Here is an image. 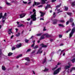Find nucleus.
<instances>
[{
	"label": "nucleus",
	"instance_id": "obj_1",
	"mask_svg": "<svg viewBox=\"0 0 75 75\" xmlns=\"http://www.w3.org/2000/svg\"><path fill=\"white\" fill-rule=\"evenodd\" d=\"M44 36H45L46 38H50V37H52L53 36L52 35H49L48 33H45L42 35L41 36L40 38V40H43L45 38V37H44Z\"/></svg>",
	"mask_w": 75,
	"mask_h": 75
},
{
	"label": "nucleus",
	"instance_id": "obj_2",
	"mask_svg": "<svg viewBox=\"0 0 75 75\" xmlns=\"http://www.w3.org/2000/svg\"><path fill=\"white\" fill-rule=\"evenodd\" d=\"M36 12H34L33 15H32L31 16V18L32 19H33V21H36L37 18H36Z\"/></svg>",
	"mask_w": 75,
	"mask_h": 75
},
{
	"label": "nucleus",
	"instance_id": "obj_3",
	"mask_svg": "<svg viewBox=\"0 0 75 75\" xmlns=\"http://www.w3.org/2000/svg\"><path fill=\"white\" fill-rule=\"evenodd\" d=\"M61 67L58 68L56 70L54 71L53 75H57V74L59 73L60 71H61Z\"/></svg>",
	"mask_w": 75,
	"mask_h": 75
},
{
	"label": "nucleus",
	"instance_id": "obj_4",
	"mask_svg": "<svg viewBox=\"0 0 75 75\" xmlns=\"http://www.w3.org/2000/svg\"><path fill=\"white\" fill-rule=\"evenodd\" d=\"M42 50V47H40L38 50V51L37 52L36 54H38V53L40 54H41V53H42V51H41V50Z\"/></svg>",
	"mask_w": 75,
	"mask_h": 75
},
{
	"label": "nucleus",
	"instance_id": "obj_5",
	"mask_svg": "<svg viewBox=\"0 0 75 75\" xmlns=\"http://www.w3.org/2000/svg\"><path fill=\"white\" fill-rule=\"evenodd\" d=\"M52 21L53 22V24H56L57 23V22H58V21H59V20L55 19L53 20Z\"/></svg>",
	"mask_w": 75,
	"mask_h": 75
},
{
	"label": "nucleus",
	"instance_id": "obj_6",
	"mask_svg": "<svg viewBox=\"0 0 75 75\" xmlns=\"http://www.w3.org/2000/svg\"><path fill=\"white\" fill-rule=\"evenodd\" d=\"M34 4L33 5V6L34 7L35 6H38L39 4H40V2H36L35 1L34 2Z\"/></svg>",
	"mask_w": 75,
	"mask_h": 75
},
{
	"label": "nucleus",
	"instance_id": "obj_7",
	"mask_svg": "<svg viewBox=\"0 0 75 75\" xmlns=\"http://www.w3.org/2000/svg\"><path fill=\"white\" fill-rule=\"evenodd\" d=\"M22 46V44H21V43H20L19 44H18L16 46V47L17 48H20Z\"/></svg>",
	"mask_w": 75,
	"mask_h": 75
},
{
	"label": "nucleus",
	"instance_id": "obj_8",
	"mask_svg": "<svg viewBox=\"0 0 75 75\" xmlns=\"http://www.w3.org/2000/svg\"><path fill=\"white\" fill-rule=\"evenodd\" d=\"M68 64H69V66H65V67L64 68L66 70H67V69H68V68H70V67H71V65H70V63H68Z\"/></svg>",
	"mask_w": 75,
	"mask_h": 75
},
{
	"label": "nucleus",
	"instance_id": "obj_9",
	"mask_svg": "<svg viewBox=\"0 0 75 75\" xmlns=\"http://www.w3.org/2000/svg\"><path fill=\"white\" fill-rule=\"evenodd\" d=\"M20 16V18H23V17H25V14L23 13L21 14Z\"/></svg>",
	"mask_w": 75,
	"mask_h": 75
},
{
	"label": "nucleus",
	"instance_id": "obj_10",
	"mask_svg": "<svg viewBox=\"0 0 75 75\" xmlns=\"http://www.w3.org/2000/svg\"><path fill=\"white\" fill-rule=\"evenodd\" d=\"M40 13H41V14L40 15V17H43L45 14V13H44V12H42L41 11H40Z\"/></svg>",
	"mask_w": 75,
	"mask_h": 75
},
{
	"label": "nucleus",
	"instance_id": "obj_11",
	"mask_svg": "<svg viewBox=\"0 0 75 75\" xmlns=\"http://www.w3.org/2000/svg\"><path fill=\"white\" fill-rule=\"evenodd\" d=\"M46 3L45 0H41V4H44Z\"/></svg>",
	"mask_w": 75,
	"mask_h": 75
},
{
	"label": "nucleus",
	"instance_id": "obj_12",
	"mask_svg": "<svg viewBox=\"0 0 75 75\" xmlns=\"http://www.w3.org/2000/svg\"><path fill=\"white\" fill-rule=\"evenodd\" d=\"M41 45H42V48H46L47 46V45H44V44H41Z\"/></svg>",
	"mask_w": 75,
	"mask_h": 75
},
{
	"label": "nucleus",
	"instance_id": "obj_13",
	"mask_svg": "<svg viewBox=\"0 0 75 75\" xmlns=\"http://www.w3.org/2000/svg\"><path fill=\"white\" fill-rule=\"evenodd\" d=\"M50 6H51V5L50 4H47V6H46V7L45 8V10H47V8H48V7L50 8Z\"/></svg>",
	"mask_w": 75,
	"mask_h": 75
},
{
	"label": "nucleus",
	"instance_id": "obj_14",
	"mask_svg": "<svg viewBox=\"0 0 75 75\" xmlns=\"http://www.w3.org/2000/svg\"><path fill=\"white\" fill-rule=\"evenodd\" d=\"M25 60L27 61H30V60L29 59V57H25Z\"/></svg>",
	"mask_w": 75,
	"mask_h": 75
},
{
	"label": "nucleus",
	"instance_id": "obj_15",
	"mask_svg": "<svg viewBox=\"0 0 75 75\" xmlns=\"http://www.w3.org/2000/svg\"><path fill=\"white\" fill-rule=\"evenodd\" d=\"M13 54V53L10 52L8 53V56L9 57H10V56H11V55H12Z\"/></svg>",
	"mask_w": 75,
	"mask_h": 75
},
{
	"label": "nucleus",
	"instance_id": "obj_16",
	"mask_svg": "<svg viewBox=\"0 0 75 75\" xmlns=\"http://www.w3.org/2000/svg\"><path fill=\"white\" fill-rule=\"evenodd\" d=\"M73 21H74V20L72 18H70L69 22H70V23H72L73 22Z\"/></svg>",
	"mask_w": 75,
	"mask_h": 75
},
{
	"label": "nucleus",
	"instance_id": "obj_17",
	"mask_svg": "<svg viewBox=\"0 0 75 75\" xmlns=\"http://www.w3.org/2000/svg\"><path fill=\"white\" fill-rule=\"evenodd\" d=\"M2 69L3 71H5L6 69V67L3 66H2Z\"/></svg>",
	"mask_w": 75,
	"mask_h": 75
},
{
	"label": "nucleus",
	"instance_id": "obj_18",
	"mask_svg": "<svg viewBox=\"0 0 75 75\" xmlns=\"http://www.w3.org/2000/svg\"><path fill=\"white\" fill-rule=\"evenodd\" d=\"M58 25L59 27H65V26L62 24H59Z\"/></svg>",
	"mask_w": 75,
	"mask_h": 75
},
{
	"label": "nucleus",
	"instance_id": "obj_19",
	"mask_svg": "<svg viewBox=\"0 0 75 75\" xmlns=\"http://www.w3.org/2000/svg\"><path fill=\"white\" fill-rule=\"evenodd\" d=\"M75 1L74 2H73L71 4V6L72 7H74V6L75 5Z\"/></svg>",
	"mask_w": 75,
	"mask_h": 75
},
{
	"label": "nucleus",
	"instance_id": "obj_20",
	"mask_svg": "<svg viewBox=\"0 0 75 75\" xmlns=\"http://www.w3.org/2000/svg\"><path fill=\"white\" fill-rule=\"evenodd\" d=\"M67 14L68 15H69V16H71V15L72 14V13H71L69 12L67 13Z\"/></svg>",
	"mask_w": 75,
	"mask_h": 75
},
{
	"label": "nucleus",
	"instance_id": "obj_21",
	"mask_svg": "<svg viewBox=\"0 0 75 75\" xmlns=\"http://www.w3.org/2000/svg\"><path fill=\"white\" fill-rule=\"evenodd\" d=\"M73 33H72L71 32L69 34V38H71V37H72V35H73Z\"/></svg>",
	"mask_w": 75,
	"mask_h": 75
},
{
	"label": "nucleus",
	"instance_id": "obj_22",
	"mask_svg": "<svg viewBox=\"0 0 75 75\" xmlns=\"http://www.w3.org/2000/svg\"><path fill=\"white\" fill-rule=\"evenodd\" d=\"M24 27V25L23 24H21L18 26V27Z\"/></svg>",
	"mask_w": 75,
	"mask_h": 75
},
{
	"label": "nucleus",
	"instance_id": "obj_23",
	"mask_svg": "<svg viewBox=\"0 0 75 75\" xmlns=\"http://www.w3.org/2000/svg\"><path fill=\"white\" fill-rule=\"evenodd\" d=\"M2 20H6V16H4V15L2 16Z\"/></svg>",
	"mask_w": 75,
	"mask_h": 75
},
{
	"label": "nucleus",
	"instance_id": "obj_24",
	"mask_svg": "<svg viewBox=\"0 0 75 75\" xmlns=\"http://www.w3.org/2000/svg\"><path fill=\"white\" fill-rule=\"evenodd\" d=\"M73 70H75V67H72L70 70V72H71Z\"/></svg>",
	"mask_w": 75,
	"mask_h": 75
},
{
	"label": "nucleus",
	"instance_id": "obj_25",
	"mask_svg": "<svg viewBox=\"0 0 75 75\" xmlns=\"http://www.w3.org/2000/svg\"><path fill=\"white\" fill-rule=\"evenodd\" d=\"M46 61H47V60L46 59V58L45 57L43 61L42 62V64H44V63H45V62H46Z\"/></svg>",
	"mask_w": 75,
	"mask_h": 75
},
{
	"label": "nucleus",
	"instance_id": "obj_26",
	"mask_svg": "<svg viewBox=\"0 0 75 75\" xmlns=\"http://www.w3.org/2000/svg\"><path fill=\"white\" fill-rule=\"evenodd\" d=\"M64 8L65 9V11H68V7L65 6L64 7Z\"/></svg>",
	"mask_w": 75,
	"mask_h": 75
},
{
	"label": "nucleus",
	"instance_id": "obj_27",
	"mask_svg": "<svg viewBox=\"0 0 75 75\" xmlns=\"http://www.w3.org/2000/svg\"><path fill=\"white\" fill-rule=\"evenodd\" d=\"M71 61H72L73 63H74L75 61V58H74L73 59L71 60Z\"/></svg>",
	"mask_w": 75,
	"mask_h": 75
},
{
	"label": "nucleus",
	"instance_id": "obj_28",
	"mask_svg": "<svg viewBox=\"0 0 75 75\" xmlns=\"http://www.w3.org/2000/svg\"><path fill=\"white\" fill-rule=\"evenodd\" d=\"M3 17V13H0V19H1Z\"/></svg>",
	"mask_w": 75,
	"mask_h": 75
},
{
	"label": "nucleus",
	"instance_id": "obj_29",
	"mask_svg": "<svg viewBox=\"0 0 75 75\" xmlns=\"http://www.w3.org/2000/svg\"><path fill=\"white\" fill-rule=\"evenodd\" d=\"M25 41L26 42V43H28V42L29 41V40L27 39H25Z\"/></svg>",
	"mask_w": 75,
	"mask_h": 75
},
{
	"label": "nucleus",
	"instance_id": "obj_30",
	"mask_svg": "<svg viewBox=\"0 0 75 75\" xmlns=\"http://www.w3.org/2000/svg\"><path fill=\"white\" fill-rule=\"evenodd\" d=\"M18 34L16 35V37H19V36H20V33H18Z\"/></svg>",
	"mask_w": 75,
	"mask_h": 75
},
{
	"label": "nucleus",
	"instance_id": "obj_31",
	"mask_svg": "<svg viewBox=\"0 0 75 75\" xmlns=\"http://www.w3.org/2000/svg\"><path fill=\"white\" fill-rule=\"evenodd\" d=\"M59 21L61 22V23H65V21H64V20H61L60 21L59 20Z\"/></svg>",
	"mask_w": 75,
	"mask_h": 75
},
{
	"label": "nucleus",
	"instance_id": "obj_32",
	"mask_svg": "<svg viewBox=\"0 0 75 75\" xmlns=\"http://www.w3.org/2000/svg\"><path fill=\"white\" fill-rule=\"evenodd\" d=\"M41 35H42V33L37 34L36 35L37 36H41Z\"/></svg>",
	"mask_w": 75,
	"mask_h": 75
},
{
	"label": "nucleus",
	"instance_id": "obj_33",
	"mask_svg": "<svg viewBox=\"0 0 75 75\" xmlns=\"http://www.w3.org/2000/svg\"><path fill=\"white\" fill-rule=\"evenodd\" d=\"M16 49V47L14 46H13L12 47V51H13V50H14Z\"/></svg>",
	"mask_w": 75,
	"mask_h": 75
},
{
	"label": "nucleus",
	"instance_id": "obj_34",
	"mask_svg": "<svg viewBox=\"0 0 75 75\" xmlns=\"http://www.w3.org/2000/svg\"><path fill=\"white\" fill-rule=\"evenodd\" d=\"M61 6V4H60L59 5H58L56 6V8H58V7H59Z\"/></svg>",
	"mask_w": 75,
	"mask_h": 75
},
{
	"label": "nucleus",
	"instance_id": "obj_35",
	"mask_svg": "<svg viewBox=\"0 0 75 75\" xmlns=\"http://www.w3.org/2000/svg\"><path fill=\"white\" fill-rule=\"evenodd\" d=\"M6 4L8 5V6H11V4H10V3L6 2Z\"/></svg>",
	"mask_w": 75,
	"mask_h": 75
},
{
	"label": "nucleus",
	"instance_id": "obj_36",
	"mask_svg": "<svg viewBox=\"0 0 75 75\" xmlns=\"http://www.w3.org/2000/svg\"><path fill=\"white\" fill-rule=\"evenodd\" d=\"M71 29H69V30H67L66 32V33H68V32H69V31H71Z\"/></svg>",
	"mask_w": 75,
	"mask_h": 75
},
{
	"label": "nucleus",
	"instance_id": "obj_37",
	"mask_svg": "<svg viewBox=\"0 0 75 75\" xmlns=\"http://www.w3.org/2000/svg\"><path fill=\"white\" fill-rule=\"evenodd\" d=\"M38 48V45H36L34 47V49H36V48Z\"/></svg>",
	"mask_w": 75,
	"mask_h": 75
},
{
	"label": "nucleus",
	"instance_id": "obj_38",
	"mask_svg": "<svg viewBox=\"0 0 75 75\" xmlns=\"http://www.w3.org/2000/svg\"><path fill=\"white\" fill-rule=\"evenodd\" d=\"M48 71V69L45 68V69L44 70V71Z\"/></svg>",
	"mask_w": 75,
	"mask_h": 75
},
{
	"label": "nucleus",
	"instance_id": "obj_39",
	"mask_svg": "<svg viewBox=\"0 0 75 75\" xmlns=\"http://www.w3.org/2000/svg\"><path fill=\"white\" fill-rule=\"evenodd\" d=\"M30 51H31V49H29L27 50V51H26V52H29Z\"/></svg>",
	"mask_w": 75,
	"mask_h": 75
},
{
	"label": "nucleus",
	"instance_id": "obj_40",
	"mask_svg": "<svg viewBox=\"0 0 75 75\" xmlns=\"http://www.w3.org/2000/svg\"><path fill=\"white\" fill-rule=\"evenodd\" d=\"M32 24H33V21H30V25H32Z\"/></svg>",
	"mask_w": 75,
	"mask_h": 75
},
{
	"label": "nucleus",
	"instance_id": "obj_41",
	"mask_svg": "<svg viewBox=\"0 0 75 75\" xmlns=\"http://www.w3.org/2000/svg\"><path fill=\"white\" fill-rule=\"evenodd\" d=\"M69 21H67L66 22V25H67L69 24Z\"/></svg>",
	"mask_w": 75,
	"mask_h": 75
},
{
	"label": "nucleus",
	"instance_id": "obj_42",
	"mask_svg": "<svg viewBox=\"0 0 75 75\" xmlns=\"http://www.w3.org/2000/svg\"><path fill=\"white\" fill-rule=\"evenodd\" d=\"M25 65H29V63H28V62H27L25 63Z\"/></svg>",
	"mask_w": 75,
	"mask_h": 75
},
{
	"label": "nucleus",
	"instance_id": "obj_43",
	"mask_svg": "<svg viewBox=\"0 0 75 75\" xmlns=\"http://www.w3.org/2000/svg\"><path fill=\"white\" fill-rule=\"evenodd\" d=\"M61 64V63L58 62V63L57 64V65H60Z\"/></svg>",
	"mask_w": 75,
	"mask_h": 75
},
{
	"label": "nucleus",
	"instance_id": "obj_44",
	"mask_svg": "<svg viewBox=\"0 0 75 75\" xmlns=\"http://www.w3.org/2000/svg\"><path fill=\"white\" fill-rule=\"evenodd\" d=\"M12 29H13V28H12L9 29L8 30L9 31H10V32H11V30H12Z\"/></svg>",
	"mask_w": 75,
	"mask_h": 75
},
{
	"label": "nucleus",
	"instance_id": "obj_45",
	"mask_svg": "<svg viewBox=\"0 0 75 75\" xmlns=\"http://www.w3.org/2000/svg\"><path fill=\"white\" fill-rule=\"evenodd\" d=\"M57 69V67H54L53 69H52V71H54L55 70V69Z\"/></svg>",
	"mask_w": 75,
	"mask_h": 75
},
{
	"label": "nucleus",
	"instance_id": "obj_46",
	"mask_svg": "<svg viewBox=\"0 0 75 75\" xmlns=\"http://www.w3.org/2000/svg\"><path fill=\"white\" fill-rule=\"evenodd\" d=\"M57 1V0H52V2L54 3V2H55V1Z\"/></svg>",
	"mask_w": 75,
	"mask_h": 75
},
{
	"label": "nucleus",
	"instance_id": "obj_47",
	"mask_svg": "<svg viewBox=\"0 0 75 75\" xmlns=\"http://www.w3.org/2000/svg\"><path fill=\"white\" fill-rule=\"evenodd\" d=\"M59 38H62V35H59Z\"/></svg>",
	"mask_w": 75,
	"mask_h": 75
},
{
	"label": "nucleus",
	"instance_id": "obj_48",
	"mask_svg": "<svg viewBox=\"0 0 75 75\" xmlns=\"http://www.w3.org/2000/svg\"><path fill=\"white\" fill-rule=\"evenodd\" d=\"M72 27H74V22H73L72 24H71Z\"/></svg>",
	"mask_w": 75,
	"mask_h": 75
},
{
	"label": "nucleus",
	"instance_id": "obj_49",
	"mask_svg": "<svg viewBox=\"0 0 75 75\" xmlns=\"http://www.w3.org/2000/svg\"><path fill=\"white\" fill-rule=\"evenodd\" d=\"M46 30L45 29V27H44L43 31H46Z\"/></svg>",
	"mask_w": 75,
	"mask_h": 75
},
{
	"label": "nucleus",
	"instance_id": "obj_50",
	"mask_svg": "<svg viewBox=\"0 0 75 75\" xmlns=\"http://www.w3.org/2000/svg\"><path fill=\"white\" fill-rule=\"evenodd\" d=\"M2 23H4L5 22V20H2Z\"/></svg>",
	"mask_w": 75,
	"mask_h": 75
},
{
	"label": "nucleus",
	"instance_id": "obj_51",
	"mask_svg": "<svg viewBox=\"0 0 75 75\" xmlns=\"http://www.w3.org/2000/svg\"><path fill=\"white\" fill-rule=\"evenodd\" d=\"M18 56H19V58H20V57H22V54H19V55H18Z\"/></svg>",
	"mask_w": 75,
	"mask_h": 75
},
{
	"label": "nucleus",
	"instance_id": "obj_52",
	"mask_svg": "<svg viewBox=\"0 0 75 75\" xmlns=\"http://www.w3.org/2000/svg\"><path fill=\"white\" fill-rule=\"evenodd\" d=\"M23 3L24 4H27V2H25L24 1H23Z\"/></svg>",
	"mask_w": 75,
	"mask_h": 75
},
{
	"label": "nucleus",
	"instance_id": "obj_53",
	"mask_svg": "<svg viewBox=\"0 0 75 75\" xmlns=\"http://www.w3.org/2000/svg\"><path fill=\"white\" fill-rule=\"evenodd\" d=\"M34 45H35V44H34V43L33 44L31 45V47H33L34 46Z\"/></svg>",
	"mask_w": 75,
	"mask_h": 75
},
{
	"label": "nucleus",
	"instance_id": "obj_54",
	"mask_svg": "<svg viewBox=\"0 0 75 75\" xmlns=\"http://www.w3.org/2000/svg\"><path fill=\"white\" fill-rule=\"evenodd\" d=\"M40 20H44V18H41L40 19Z\"/></svg>",
	"mask_w": 75,
	"mask_h": 75
},
{
	"label": "nucleus",
	"instance_id": "obj_55",
	"mask_svg": "<svg viewBox=\"0 0 75 75\" xmlns=\"http://www.w3.org/2000/svg\"><path fill=\"white\" fill-rule=\"evenodd\" d=\"M35 50H34L31 52V53L34 54V53H35Z\"/></svg>",
	"mask_w": 75,
	"mask_h": 75
},
{
	"label": "nucleus",
	"instance_id": "obj_56",
	"mask_svg": "<svg viewBox=\"0 0 75 75\" xmlns=\"http://www.w3.org/2000/svg\"><path fill=\"white\" fill-rule=\"evenodd\" d=\"M4 16H5V17H6V16H7V13H5Z\"/></svg>",
	"mask_w": 75,
	"mask_h": 75
},
{
	"label": "nucleus",
	"instance_id": "obj_57",
	"mask_svg": "<svg viewBox=\"0 0 75 75\" xmlns=\"http://www.w3.org/2000/svg\"><path fill=\"white\" fill-rule=\"evenodd\" d=\"M35 40H33V44H35Z\"/></svg>",
	"mask_w": 75,
	"mask_h": 75
},
{
	"label": "nucleus",
	"instance_id": "obj_58",
	"mask_svg": "<svg viewBox=\"0 0 75 75\" xmlns=\"http://www.w3.org/2000/svg\"><path fill=\"white\" fill-rule=\"evenodd\" d=\"M42 5H40L39 6H38V7H42Z\"/></svg>",
	"mask_w": 75,
	"mask_h": 75
},
{
	"label": "nucleus",
	"instance_id": "obj_59",
	"mask_svg": "<svg viewBox=\"0 0 75 75\" xmlns=\"http://www.w3.org/2000/svg\"><path fill=\"white\" fill-rule=\"evenodd\" d=\"M30 20H31V18H28L27 19V20L28 21H30Z\"/></svg>",
	"mask_w": 75,
	"mask_h": 75
},
{
	"label": "nucleus",
	"instance_id": "obj_60",
	"mask_svg": "<svg viewBox=\"0 0 75 75\" xmlns=\"http://www.w3.org/2000/svg\"><path fill=\"white\" fill-rule=\"evenodd\" d=\"M50 41H51V42H52V41H53V39H50Z\"/></svg>",
	"mask_w": 75,
	"mask_h": 75
},
{
	"label": "nucleus",
	"instance_id": "obj_61",
	"mask_svg": "<svg viewBox=\"0 0 75 75\" xmlns=\"http://www.w3.org/2000/svg\"><path fill=\"white\" fill-rule=\"evenodd\" d=\"M20 58V57L18 56L16 57V58L17 59H18V58Z\"/></svg>",
	"mask_w": 75,
	"mask_h": 75
},
{
	"label": "nucleus",
	"instance_id": "obj_62",
	"mask_svg": "<svg viewBox=\"0 0 75 75\" xmlns=\"http://www.w3.org/2000/svg\"><path fill=\"white\" fill-rule=\"evenodd\" d=\"M33 74H34V75H35V72H34V71H33Z\"/></svg>",
	"mask_w": 75,
	"mask_h": 75
},
{
	"label": "nucleus",
	"instance_id": "obj_63",
	"mask_svg": "<svg viewBox=\"0 0 75 75\" xmlns=\"http://www.w3.org/2000/svg\"><path fill=\"white\" fill-rule=\"evenodd\" d=\"M14 37V35H12V36H11V39H12V38Z\"/></svg>",
	"mask_w": 75,
	"mask_h": 75
},
{
	"label": "nucleus",
	"instance_id": "obj_64",
	"mask_svg": "<svg viewBox=\"0 0 75 75\" xmlns=\"http://www.w3.org/2000/svg\"><path fill=\"white\" fill-rule=\"evenodd\" d=\"M35 10L33 9V12H35Z\"/></svg>",
	"mask_w": 75,
	"mask_h": 75
}]
</instances>
